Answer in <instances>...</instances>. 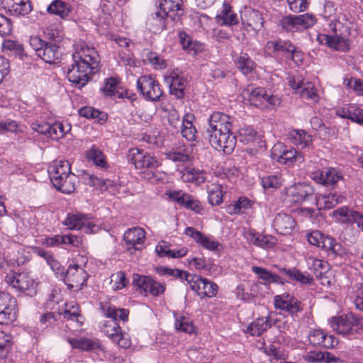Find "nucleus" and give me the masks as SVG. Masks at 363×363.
I'll return each mask as SVG.
<instances>
[{
  "mask_svg": "<svg viewBox=\"0 0 363 363\" xmlns=\"http://www.w3.org/2000/svg\"><path fill=\"white\" fill-rule=\"evenodd\" d=\"M345 197L337 191L328 194L320 195L315 198L316 205L319 209H331L338 203H342Z\"/></svg>",
  "mask_w": 363,
  "mask_h": 363,
  "instance_id": "7c9ffc66",
  "label": "nucleus"
},
{
  "mask_svg": "<svg viewBox=\"0 0 363 363\" xmlns=\"http://www.w3.org/2000/svg\"><path fill=\"white\" fill-rule=\"evenodd\" d=\"M86 158L89 162H92V164L102 169H107L108 167L106 156L96 145H92L91 148L86 151Z\"/></svg>",
  "mask_w": 363,
  "mask_h": 363,
  "instance_id": "c9c22d12",
  "label": "nucleus"
},
{
  "mask_svg": "<svg viewBox=\"0 0 363 363\" xmlns=\"http://www.w3.org/2000/svg\"><path fill=\"white\" fill-rule=\"evenodd\" d=\"M236 67L243 74H248L254 71L256 67L255 62L247 53L241 52L235 58Z\"/></svg>",
  "mask_w": 363,
  "mask_h": 363,
  "instance_id": "e433bc0d",
  "label": "nucleus"
},
{
  "mask_svg": "<svg viewBox=\"0 0 363 363\" xmlns=\"http://www.w3.org/2000/svg\"><path fill=\"white\" fill-rule=\"evenodd\" d=\"M320 247L324 249L328 252V255L332 257L341 256L343 253L341 245L330 236H323Z\"/></svg>",
  "mask_w": 363,
  "mask_h": 363,
  "instance_id": "4c0bfd02",
  "label": "nucleus"
},
{
  "mask_svg": "<svg viewBox=\"0 0 363 363\" xmlns=\"http://www.w3.org/2000/svg\"><path fill=\"white\" fill-rule=\"evenodd\" d=\"M238 140L244 145H258L260 138L257 132L251 127H243L239 130Z\"/></svg>",
  "mask_w": 363,
  "mask_h": 363,
  "instance_id": "a18cd8bd",
  "label": "nucleus"
},
{
  "mask_svg": "<svg viewBox=\"0 0 363 363\" xmlns=\"http://www.w3.org/2000/svg\"><path fill=\"white\" fill-rule=\"evenodd\" d=\"M272 158L276 162L292 166L295 163H301L304 161V157L292 147H288L282 143L274 145L271 152Z\"/></svg>",
  "mask_w": 363,
  "mask_h": 363,
  "instance_id": "0eeeda50",
  "label": "nucleus"
},
{
  "mask_svg": "<svg viewBox=\"0 0 363 363\" xmlns=\"http://www.w3.org/2000/svg\"><path fill=\"white\" fill-rule=\"evenodd\" d=\"M319 39L331 49L339 52H348L351 48L352 41L337 33L334 35H321Z\"/></svg>",
  "mask_w": 363,
  "mask_h": 363,
  "instance_id": "5701e85b",
  "label": "nucleus"
},
{
  "mask_svg": "<svg viewBox=\"0 0 363 363\" xmlns=\"http://www.w3.org/2000/svg\"><path fill=\"white\" fill-rule=\"evenodd\" d=\"M47 11L50 13L55 14L62 18H65L68 16L71 9L69 5L65 2L61 0H55L48 7Z\"/></svg>",
  "mask_w": 363,
  "mask_h": 363,
  "instance_id": "09e8293b",
  "label": "nucleus"
},
{
  "mask_svg": "<svg viewBox=\"0 0 363 363\" xmlns=\"http://www.w3.org/2000/svg\"><path fill=\"white\" fill-rule=\"evenodd\" d=\"M151 280L150 277L135 275L133 282L141 291L147 293Z\"/></svg>",
  "mask_w": 363,
  "mask_h": 363,
  "instance_id": "338daca9",
  "label": "nucleus"
},
{
  "mask_svg": "<svg viewBox=\"0 0 363 363\" xmlns=\"http://www.w3.org/2000/svg\"><path fill=\"white\" fill-rule=\"evenodd\" d=\"M329 324L333 331L343 336L363 335V318L352 313L332 317Z\"/></svg>",
  "mask_w": 363,
  "mask_h": 363,
  "instance_id": "39448f33",
  "label": "nucleus"
},
{
  "mask_svg": "<svg viewBox=\"0 0 363 363\" xmlns=\"http://www.w3.org/2000/svg\"><path fill=\"white\" fill-rule=\"evenodd\" d=\"M144 60L156 69H162L167 66L165 60L156 52H148Z\"/></svg>",
  "mask_w": 363,
  "mask_h": 363,
  "instance_id": "680f3d73",
  "label": "nucleus"
},
{
  "mask_svg": "<svg viewBox=\"0 0 363 363\" xmlns=\"http://www.w3.org/2000/svg\"><path fill=\"white\" fill-rule=\"evenodd\" d=\"M233 118L219 111L213 112L208 119L206 134L211 146L218 151L230 154L235 147L237 138L232 133Z\"/></svg>",
  "mask_w": 363,
  "mask_h": 363,
  "instance_id": "f03ea898",
  "label": "nucleus"
},
{
  "mask_svg": "<svg viewBox=\"0 0 363 363\" xmlns=\"http://www.w3.org/2000/svg\"><path fill=\"white\" fill-rule=\"evenodd\" d=\"M1 51L6 55L18 56L21 58L24 55L23 45L18 41L4 39L2 42Z\"/></svg>",
  "mask_w": 363,
  "mask_h": 363,
  "instance_id": "c03bdc74",
  "label": "nucleus"
},
{
  "mask_svg": "<svg viewBox=\"0 0 363 363\" xmlns=\"http://www.w3.org/2000/svg\"><path fill=\"white\" fill-rule=\"evenodd\" d=\"M48 174L54 186L65 194L75 190L77 177L71 172V165L67 160L55 162L48 169Z\"/></svg>",
  "mask_w": 363,
  "mask_h": 363,
  "instance_id": "20e7f679",
  "label": "nucleus"
},
{
  "mask_svg": "<svg viewBox=\"0 0 363 363\" xmlns=\"http://www.w3.org/2000/svg\"><path fill=\"white\" fill-rule=\"evenodd\" d=\"M284 182L279 173L263 176L261 178V184L264 189H279Z\"/></svg>",
  "mask_w": 363,
  "mask_h": 363,
  "instance_id": "6e6d98bb",
  "label": "nucleus"
},
{
  "mask_svg": "<svg viewBox=\"0 0 363 363\" xmlns=\"http://www.w3.org/2000/svg\"><path fill=\"white\" fill-rule=\"evenodd\" d=\"M5 281L18 291H28V294L35 292L37 284L28 272H11L6 274Z\"/></svg>",
  "mask_w": 363,
  "mask_h": 363,
  "instance_id": "9b49d317",
  "label": "nucleus"
},
{
  "mask_svg": "<svg viewBox=\"0 0 363 363\" xmlns=\"http://www.w3.org/2000/svg\"><path fill=\"white\" fill-rule=\"evenodd\" d=\"M208 202L212 206H218L223 202V188L220 184H212L208 187Z\"/></svg>",
  "mask_w": 363,
  "mask_h": 363,
  "instance_id": "5fc2aeb1",
  "label": "nucleus"
},
{
  "mask_svg": "<svg viewBox=\"0 0 363 363\" xmlns=\"http://www.w3.org/2000/svg\"><path fill=\"white\" fill-rule=\"evenodd\" d=\"M69 343L73 348L82 350L94 351L98 349L103 350L102 345L99 340H91L85 337L69 338Z\"/></svg>",
  "mask_w": 363,
  "mask_h": 363,
  "instance_id": "f704fd0d",
  "label": "nucleus"
},
{
  "mask_svg": "<svg viewBox=\"0 0 363 363\" xmlns=\"http://www.w3.org/2000/svg\"><path fill=\"white\" fill-rule=\"evenodd\" d=\"M315 21V17L311 13L288 15L281 19L279 26L287 32H296L311 27Z\"/></svg>",
  "mask_w": 363,
  "mask_h": 363,
  "instance_id": "6e6552de",
  "label": "nucleus"
},
{
  "mask_svg": "<svg viewBox=\"0 0 363 363\" xmlns=\"http://www.w3.org/2000/svg\"><path fill=\"white\" fill-rule=\"evenodd\" d=\"M358 211L347 206H342L332 212L333 217L339 223L352 224L355 215Z\"/></svg>",
  "mask_w": 363,
  "mask_h": 363,
  "instance_id": "79ce46f5",
  "label": "nucleus"
},
{
  "mask_svg": "<svg viewBox=\"0 0 363 363\" xmlns=\"http://www.w3.org/2000/svg\"><path fill=\"white\" fill-rule=\"evenodd\" d=\"M312 178L323 185H335L342 179V175L335 168L328 167L313 173Z\"/></svg>",
  "mask_w": 363,
  "mask_h": 363,
  "instance_id": "4be33fe9",
  "label": "nucleus"
},
{
  "mask_svg": "<svg viewBox=\"0 0 363 363\" xmlns=\"http://www.w3.org/2000/svg\"><path fill=\"white\" fill-rule=\"evenodd\" d=\"M272 226L281 235H290L296 226V221L291 215L280 212L276 214Z\"/></svg>",
  "mask_w": 363,
  "mask_h": 363,
  "instance_id": "412c9836",
  "label": "nucleus"
},
{
  "mask_svg": "<svg viewBox=\"0 0 363 363\" xmlns=\"http://www.w3.org/2000/svg\"><path fill=\"white\" fill-rule=\"evenodd\" d=\"M182 179L185 182L201 184L206 180V173L199 169L186 167L182 172Z\"/></svg>",
  "mask_w": 363,
  "mask_h": 363,
  "instance_id": "a19ab883",
  "label": "nucleus"
},
{
  "mask_svg": "<svg viewBox=\"0 0 363 363\" xmlns=\"http://www.w3.org/2000/svg\"><path fill=\"white\" fill-rule=\"evenodd\" d=\"M72 60L73 63L67 67V77L77 87L82 88L98 70L99 55L94 48L82 41L75 45Z\"/></svg>",
  "mask_w": 363,
  "mask_h": 363,
  "instance_id": "f257e3e1",
  "label": "nucleus"
},
{
  "mask_svg": "<svg viewBox=\"0 0 363 363\" xmlns=\"http://www.w3.org/2000/svg\"><path fill=\"white\" fill-rule=\"evenodd\" d=\"M128 282L124 272L119 271L111 276V284L113 290H120L125 286Z\"/></svg>",
  "mask_w": 363,
  "mask_h": 363,
  "instance_id": "052dcab7",
  "label": "nucleus"
},
{
  "mask_svg": "<svg viewBox=\"0 0 363 363\" xmlns=\"http://www.w3.org/2000/svg\"><path fill=\"white\" fill-rule=\"evenodd\" d=\"M62 49L60 46L52 43H46L40 50L38 57L47 63L54 64L56 63L61 57Z\"/></svg>",
  "mask_w": 363,
  "mask_h": 363,
  "instance_id": "2f4dec72",
  "label": "nucleus"
},
{
  "mask_svg": "<svg viewBox=\"0 0 363 363\" xmlns=\"http://www.w3.org/2000/svg\"><path fill=\"white\" fill-rule=\"evenodd\" d=\"M16 301L9 299V304L4 308H0V324H9L16 319Z\"/></svg>",
  "mask_w": 363,
  "mask_h": 363,
  "instance_id": "8fccbe9b",
  "label": "nucleus"
},
{
  "mask_svg": "<svg viewBox=\"0 0 363 363\" xmlns=\"http://www.w3.org/2000/svg\"><path fill=\"white\" fill-rule=\"evenodd\" d=\"M84 182L91 186H94L101 191L107 190L113 186L112 181L109 179H103L90 174H86L84 176Z\"/></svg>",
  "mask_w": 363,
  "mask_h": 363,
  "instance_id": "603ef678",
  "label": "nucleus"
},
{
  "mask_svg": "<svg viewBox=\"0 0 363 363\" xmlns=\"http://www.w3.org/2000/svg\"><path fill=\"white\" fill-rule=\"evenodd\" d=\"M87 279L86 272L77 264L69 265L65 277L67 285L72 288L83 285Z\"/></svg>",
  "mask_w": 363,
  "mask_h": 363,
  "instance_id": "393cba45",
  "label": "nucleus"
},
{
  "mask_svg": "<svg viewBox=\"0 0 363 363\" xmlns=\"http://www.w3.org/2000/svg\"><path fill=\"white\" fill-rule=\"evenodd\" d=\"M242 23L254 30H259L264 24L262 14L257 10L245 8L240 11Z\"/></svg>",
  "mask_w": 363,
  "mask_h": 363,
  "instance_id": "b1692460",
  "label": "nucleus"
},
{
  "mask_svg": "<svg viewBox=\"0 0 363 363\" xmlns=\"http://www.w3.org/2000/svg\"><path fill=\"white\" fill-rule=\"evenodd\" d=\"M11 337L10 335L0 331V357L3 358L6 356L9 352L10 341Z\"/></svg>",
  "mask_w": 363,
  "mask_h": 363,
  "instance_id": "69168bd1",
  "label": "nucleus"
},
{
  "mask_svg": "<svg viewBox=\"0 0 363 363\" xmlns=\"http://www.w3.org/2000/svg\"><path fill=\"white\" fill-rule=\"evenodd\" d=\"M12 32V23L10 19L0 13V36L9 35Z\"/></svg>",
  "mask_w": 363,
  "mask_h": 363,
  "instance_id": "774afa93",
  "label": "nucleus"
},
{
  "mask_svg": "<svg viewBox=\"0 0 363 363\" xmlns=\"http://www.w3.org/2000/svg\"><path fill=\"white\" fill-rule=\"evenodd\" d=\"M242 99L247 101L251 105L259 108H274L281 104L279 96L271 94L262 87H255L252 85L247 86L241 94Z\"/></svg>",
  "mask_w": 363,
  "mask_h": 363,
  "instance_id": "423d86ee",
  "label": "nucleus"
},
{
  "mask_svg": "<svg viewBox=\"0 0 363 363\" xmlns=\"http://www.w3.org/2000/svg\"><path fill=\"white\" fill-rule=\"evenodd\" d=\"M194 116L191 113L186 114L182 121L177 113H172L169 116V123L174 128L180 129L183 138L188 141H194L196 138L197 130L193 124Z\"/></svg>",
  "mask_w": 363,
  "mask_h": 363,
  "instance_id": "9d476101",
  "label": "nucleus"
},
{
  "mask_svg": "<svg viewBox=\"0 0 363 363\" xmlns=\"http://www.w3.org/2000/svg\"><path fill=\"white\" fill-rule=\"evenodd\" d=\"M309 342L314 346H320L325 348H333L337 344L335 337L328 335L321 330H313L308 335Z\"/></svg>",
  "mask_w": 363,
  "mask_h": 363,
  "instance_id": "a878e982",
  "label": "nucleus"
},
{
  "mask_svg": "<svg viewBox=\"0 0 363 363\" xmlns=\"http://www.w3.org/2000/svg\"><path fill=\"white\" fill-rule=\"evenodd\" d=\"M166 195L170 200L177 203L181 206L194 211L196 213H201L203 211L201 202L195 196L182 190L168 191L166 192Z\"/></svg>",
  "mask_w": 363,
  "mask_h": 363,
  "instance_id": "6ab92c4d",
  "label": "nucleus"
},
{
  "mask_svg": "<svg viewBox=\"0 0 363 363\" xmlns=\"http://www.w3.org/2000/svg\"><path fill=\"white\" fill-rule=\"evenodd\" d=\"M101 309L108 320L100 322L99 328L100 331L107 336L113 342L123 349L131 346V340L128 334L124 333L117 323V320L126 321L128 317V311L116 308L108 303H101Z\"/></svg>",
  "mask_w": 363,
  "mask_h": 363,
  "instance_id": "7ed1b4c3",
  "label": "nucleus"
},
{
  "mask_svg": "<svg viewBox=\"0 0 363 363\" xmlns=\"http://www.w3.org/2000/svg\"><path fill=\"white\" fill-rule=\"evenodd\" d=\"M62 223L70 230H82L86 233H96L99 226L87 215L68 214Z\"/></svg>",
  "mask_w": 363,
  "mask_h": 363,
  "instance_id": "4468645a",
  "label": "nucleus"
},
{
  "mask_svg": "<svg viewBox=\"0 0 363 363\" xmlns=\"http://www.w3.org/2000/svg\"><path fill=\"white\" fill-rule=\"evenodd\" d=\"M280 271L288 276V277L292 280H295L301 282V284H309L313 281L312 277L306 275L299 270L294 269H286L283 268Z\"/></svg>",
  "mask_w": 363,
  "mask_h": 363,
  "instance_id": "4d7b16f0",
  "label": "nucleus"
},
{
  "mask_svg": "<svg viewBox=\"0 0 363 363\" xmlns=\"http://www.w3.org/2000/svg\"><path fill=\"white\" fill-rule=\"evenodd\" d=\"M243 235L247 242L256 247L267 249L273 247L276 244V239L269 235H263L253 229L245 230Z\"/></svg>",
  "mask_w": 363,
  "mask_h": 363,
  "instance_id": "aec40b11",
  "label": "nucleus"
},
{
  "mask_svg": "<svg viewBox=\"0 0 363 363\" xmlns=\"http://www.w3.org/2000/svg\"><path fill=\"white\" fill-rule=\"evenodd\" d=\"M145 235L144 229L140 227L128 229L123 236L126 250L131 254L142 250L145 247Z\"/></svg>",
  "mask_w": 363,
  "mask_h": 363,
  "instance_id": "dca6fc26",
  "label": "nucleus"
},
{
  "mask_svg": "<svg viewBox=\"0 0 363 363\" xmlns=\"http://www.w3.org/2000/svg\"><path fill=\"white\" fill-rule=\"evenodd\" d=\"M216 21L220 26H234L239 22L238 17L232 11L231 6L225 2L222 10L216 15Z\"/></svg>",
  "mask_w": 363,
  "mask_h": 363,
  "instance_id": "72a5a7b5",
  "label": "nucleus"
},
{
  "mask_svg": "<svg viewBox=\"0 0 363 363\" xmlns=\"http://www.w3.org/2000/svg\"><path fill=\"white\" fill-rule=\"evenodd\" d=\"M305 360L310 363H316L325 362L330 363L338 360L334 355L328 352L311 351L308 352L304 357Z\"/></svg>",
  "mask_w": 363,
  "mask_h": 363,
  "instance_id": "49530a36",
  "label": "nucleus"
},
{
  "mask_svg": "<svg viewBox=\"0 0 363 363\" xmlns=\"http://www.w3.org/2000/svg\"><path fill=\"white\" fill-rule=\"evenodd\" d=\"M30 127L34 131L51 138L52 124L40 121H36L31 123Z\"/></svg>",
  "mask_w": 363,
  "mask_h": 363,
  "instance_id": "0e129e2a",
  "label": "nucleus"
},
{
  "mask_svg": "<svg viewBox=\"0 0 363 363\" xmlns=\"http://www.w3.org/2000/svg\"><path fill=\"white\" fill-rule=\"evenodd\" d=\"M185 234L192 238L197 243L208 250H216L219 246L218 241L215 240L211 237L204 235L202 233L195 230L194 228H186Z\"/></svg>",
  "mask_w": 363,
  "mask_h": 363,
  "instance_id": "c85d7f7f",
  "label": "nucleus"
},
{
  "mask_svg": "<svg viewBox=\"0 0 363 363\" xmlns=\"http://www.w3.org/2000/svg\"><path fill=\"white\" fill-rule=\"evenodd\" d=\"M313 189L306 184H297L285 189V201L293 203H300L313 196Z\"/></svg>",
  "mask_w": 363,
  "mask_h": 363,
  "instance_id": "a211bd4d",
  "label": "nucleus"
},
{
  "mask_svg": "<svg viewBox=\"0 0 363 363\" xmlns=\"http://www.w3.org/2000/svg\"><path fill=\"white\" fill-rule=\"evenodd\" d=\"M11 11L16 16H25L31 10V4L29 0H10Z\"/></svg>",
  "mask_w": 363,
  "mask_h": 363,
  "instance_id": "3c124183",
  "label": "nucleus"
},
{
  "mask_svg": "<svg viewBox=\"0 0 363 363\" xmlns=\"http://www.w3.org/2000/svg\"><path fill=\"white\" fill-rule=\"evenodd\" d=\"M188 283L192 290L197 292L201 297H213L218 293V286L216 284L206 278L191 274Z\"/></svg>",
  "mask_w": 363,
  "mask_h": 363,
  "instance_id": "f3484780",
  "label": "nucleus"
},
{
  "mask_svg": "<svg viewBox=\"0 0 363 363\" xmlns=\"http://www.w3.org/2000/svg\"><path fill=\"white\" fill-rule=\"evenodd\" d=\"M252 272L255 273L256 275H257L259 279H262V281H265L267 284L276 283L284 284V281L281 277L261 267H252Z\"/></svg>",
  "mask_w": 363,
  "mask_h": 363,
  "instance_id": "37998d69",
  "label": "nucleus"
},
{
  "mask_svg": "<svg viewBox=\"0 0 363 363\" xmlns=\"http://www.w3.org/2000/svg\"><path fill=\"white\" fill-rule=\"evenodd\" d=\"M289 138L294 145H300L302 148L309 147L312 144L311 135L303 130L290 131Z\"/></svg>",
  "mask_w": 363,
  "mask_h": 363,
  "instance_id": "ea45409f",
  "label": "nucleus"
},
{
  "mask_svg": "<svg viewBox=\"0 0 363 363\" xmlns=\"http://www.w3.org/2000/svg\"><path fill=\"white\" fill-rule=\"evenodd\" d=\"M168 19H169V18H167L165 13L162 12L161 10L157 9V11L152 13L148 18L147 26L151 32L158 33L166 28Z\"/></svg>",
  "mask_w": 363,
  "mask_h": 363,
  "instance_id": "473e14b6",
  "label": "nucleus"
},
{
  "mask_svg": "<svg viewBox=\"0 0 363 363\" xmlns=\"http://www.w3.org/2000/svg\"><path fill=\"white\" fill-rule=\"evenodd\" d=\"M251 206V201L247 197H240L238 201L230 204L228 211L230 213L238 214Z\"/></svg>",
  "mask_w": 363,
  "mask_h": 363,
  "instance_id": "13d9d810",
  "label": "nucleus"
},
{
  "mask_svg": "<svg viewBox=\"0 0 363 363\" xmlns=\"http://www.w3.org/2000/svg\"><path fill=\"white\" fill-rule=\"evenodd\" d=\"M79 113L82 117L97 119L99 121H104L106 117L105 113L91 106H84L81 108L79 110Z\"/></svg>",
  "mask_w": 363,
  "mask_h": 363,
  "instance_id": "bf43d9fd",
  "label": "nucleus"
},
{
  "mask_svg": "<svg viewBox=\"0 0 363 363\" xmlns=\"http://www.w3.org/2000/svg\"><path fill=\"white\" fill-rule=\"evenodd\" d=\"M271 327L270 320L268 317L257 318L248 325L247 332L252 335L259 336Z\"/></svg>",
  "mask_w": 363,
  "mask_h": 363,
  "instance_id": "de8ad7c7",
  "label": "nucleus"
},
{
  "mask_svg": "<svg viewBox=\"0 0 363 363\" xmlns=\"http://www.w3.org/2000/svg\"><path fill=\"white\" fill-rule=\"evenodd\" d=\"M336 114L342 118L351 120L363 125V108L354 104L337 109Z\"/></svg>",
  "mask_w": 363,
  "mask_h": 363,
  "instance_id": "cd10ccee",
  "label": "nucleus"
},
{
  "mask_svg": "<svg viewBox=\"0 0 363 363\" xmlns=\"http://www.w3.org/2000/svg\"><path fill=\"white\" fill-rule=\"evenodd\" d=\"M174 328L176 330L187 334H193L196 332V326L192 320L183 314H175Z\"/></svg>",
  "mask_w": 363,
  "mask_h": 363,
  "instance_id": "58836bf2",
  "label": "nucleus"
},
{
  "mask_svg": "<svg viewBox=\"0 0 363 363\" xmlns=\"http://www.w3.org/2000/svg\"><path fill=\"white\" fill-rule=\"evenodd\" d=\"M306 262L309 269L313 270L315 277L320 276L322 273L326 272L329 269L328 262L309 256L306 257Z\"/></svg>",
  "mask_w": 363,
  "mask_h": 363,
  "instance_id": "864d4df0",
  "label": "nucleus"
},
{
  "mask_svg": "<svg viewBox=\"0 0 363 363\" xmlns=\"http://www.w3.org/2000/svg\"><path fill=\"white\" fill-rule=\"evenodd\" d=\"M128 160L135 165L136 169H154L160 165L157 157L138 148H132L129 150Z\"/></svg>",
  "mask_w": 363,
  "mask_h": 363,
  "instance_id": "ddd939ff",
  "label": "nucleus"
},
{
  "mask_svg": "<svg viewBox=\"0 0 363 363\" xmlns=\"http://www.w3.org/2000/svg\"><path fill=\"white\" fill-rule=\"evenodd\" d=\"M167 83L169 84V93L174 95L177 99L184 96V89L186 84V79L176 71L172 72L165 78Z\"/></svg>",
  "mask_w": 363,
  "mask_h": 363,
  "instance_id": "bb28decb",
  "label": "nucleus"
},
{
  "mask_svg": "<svg viewBox=\"0 0 363 363\" xmlns=\"http://www.w3.org/2000/svg\"><path fill=\"white\" fill-rule=\"evenodd\" d=\"M274 305L276 309L286 312L291 315H296L303 310L301 302L289 293L276 295L274 297Z\"/></svg>",
  "mask_w": 363,
  "mask_h": 363,
  "instance_id": "2eb2a0df",
  "label": "nucleus"
},
{
  "mask_svg": "<svg viewBox=\"0 0 363 363\" xmlns=\"http://www.w3.org/2000/svg\"><path fill=\"white\" fill-rule=\"evenodd\" d=\"M159 9L174 21L183 14L182 0H161Z\"/></svg>",
  "mask_w": 363,
  "mask_h": 363,
  "instance_id": "c756f323",
  "label": "nucleus"
},
{
  "mask_svg": "<svg viewBox=\"0 0 363 363\" xmlns=\"http://www.w3.org/2000/svg\"><path fill=\"white\" fill-rule=\"evenodd\" d=\"M288 84L296 94L306 100L318 102L319 96L314 84L311 82H305L300 77H289Z\"/></svg>",
  "mask_w": 363,
  "mask_h": 363,
  "instance_id": "f8f14e48",
  "label": "nucleus"
},
{
  "mask_svg": "<svg viewBox=\"0 0 363 363\" xmlns=\"http://www.w3.org/2000/svg\"><path fill=\"white\" fill-rule=\"evenodd\" d=\"M159 273L162 275H166L168 277H174L176 278H179L181 279H185L187 282L189 279V277L191 276L190 274L180 270V269H172L167 267H162L160 269Z\"/></svg>",
  "mask_w": 363,
  "mask_h": 363,
  "instance_id": "e2e57ef3",
  "label": "nucleus"
},
{
  "mask_svg": "<svg viewBox=\"0 0 363 363\" xmlns=\"http://www.w3.org/2000/svg\"><path fill=\"white\" fill-rule=\"evenodd\" d=\"M137 88L147 100L160 101L163 95L160 84L152 75H143L137 80Z\"/></svg>",
  "mask_w": 363,
  "mask_h": 363,
  "instance_id": "1a4fd4ad",
  "label": "nucleus"
}]
</instances>
